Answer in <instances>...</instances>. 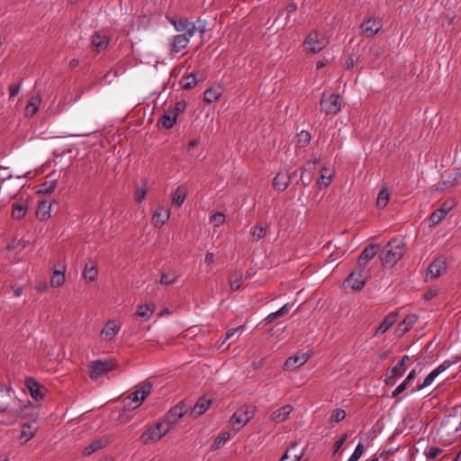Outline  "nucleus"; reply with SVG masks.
<instances>
[{"label":"nucleus","mask_w":461,"mask_h":461,"mask_svg":"<svg viewBox=\"0 0 461 461\" xmlns=\"http://www.w3.org/2000/svg\"><path fill=\"white\" fill-rule=\"evenodd\" d=\"M169 22L176 32H185L187 34V36L180 34L173 38L171 50L176 53L185 50L188 46L190 38L193 37L196 32H199V33L203 35L206 30L205 23L201 20H197L195 23H193L186 18L172 17L169 18Z\"/></svg>","instance_id":"nucleus-1"},{"label":"nucleus","mask_w":461,"mask_h":461,"mask_svg":"<svg viewBox=\"0 0 461 461\" xmlns=\"http://www.w3.org/2000/svg\"><path fill=\"white\" fill-rule=\"evenodd\" d=\"M150 393L151 384L143 383L123 400V411L121 414L122 422L126 423L132 419V415L129 411L139 408Z\"/></svg>","instance_id":"nucleus-2"},{"label":"nucleus","mask_w":461,"mask_h":461,"mask_svg":"<svg viewBox=\"0 0 461 461\" xmlns=\"http://www.w3.org/2000/svg\"><path fill=\"white\" fill-rule=\"evenodd\" d=\"M370 276V268L367 264L357 262L356 268L344 281L343 288L352 292L360 291L365 286Z\"/></svg>","instance_id":"nucleus-3"},{"label":"nucleus","mask_w":461,"mask_h":461,"mask_svg":"<svg viewBox=\"0 0 461 461\" xmlns=\"http://www.w3.org/2000/svg\"><path fill=\"white\" fill-rule=\"evenodd\" d=\"M405 242L402 239H393L388 242L381 254L384 266H394L404 255Z\"/></svg>","instance_id":"nucleus-4"},{"label":"nucleus","mask_w":461,"mask_h":461,"mask_svg":"<svg viewBox=\"0 0 461 461\" xmlns=\"http://www.w3.org/2000/svg\"><path fill=\"white\" fill-rule=\"evenodd\" d=\"M10 402L0 400V413H7L16 419L28 417L27 410L32 406L30 402H23L18 398L12 395Z\"/></svg>","instance_id":"nucleus-5"},{"label":"nucleus","mask_w":461,"mask_h":461,"mask_svg":"<svg viewBox=\"0 0 461 461\" xmlns=\"http://www.w3.org/2000/svg\"><path fill=\"white\" fill-rule=\"evenodd\" d=\"M256 411L257 407L254 405L240 407L230 419V427L236 430L241 429L254 418Z\"/></svg>","instance_id":"nucleus-6"},{"label":"nucleus","mask_w":461,"mask_h":461,"mask_svg":"<svg viewBox=\"0 0 461 461\" xmlns=\"http://www.w3.org/2000/svg\"><path fill=\"white\" fill-rule=\"evenodd\" d=\"M329 44V39L321 32L312 31L303 41L304 50L307 53L315 54L321 51Z\"/></svg>","instance_id":"nucleus-7"},{"label":"nucleus","mask_w":461,"mask_h":461,"mask_svg":"<svg viewBox=\"0 0 461 461\" xmlns=\"http://www.w3.org/2000/svg\"><path fill=\"white\" fill-rule=\"evenodd\" d=\"M170 429V426L167 425L165 421L157 422L146 428L145 431L140 436V440L145 444L158 442L167 435Z\"/></svg>","instance_id":"nucleus-8"},{"label":"nucleus","mask_w":461,"mask_h":461,"mask_svg":"<svg viewBox=\"0 0 461 461\" xmlns=\"http://www.w3.org/2000/svg\"><path fill=\"white\" fill-rule=\"evenodd\" d=\"M122 321L119 319L113 318L107 320L100 331V339L106 343L114 341L122 330Z\"/></svg>","instance_id":"nucleus-9"},{"label":"nucleus","mask_w":461,"mask_h":461,"mask_svg":"<svg viewBox=\"0 0 461 461\" xmlns=\"http://www.w3.org/2000/svg\"><path fill=\"white\" fill-rule=\"evenodd\" d=\"M115 366L116 365L113 359L96 360L88 366V374L92 379H97L113 370Z\"/></svg>","instance_id":"nucleus-10"},{"label":"nucleus","mask_w":461,"mask_h":461,"mask_svg":"<svg viewBox=\"0 0 461 461\" xmlns=\"http://www.w3.org/2000/svg\"><path fill=\"white\" fill-rule=\"evenodd\" d=\"M321 109L326 114H336L340 111L339 96L334 94H323L321 100Z\"/></svg>","instance_id":"nucleus-11"},{"label":"nucleus","mask_w":461,"mask_h":461,"mask_svg":"<svg viewBox=\"0 0 461 461\" xmlns=\"http://www.w3.org/2000/svg\"><path fill=\"white\" fill-rule=\"evenodd\" d=\"M188 407L187 405L180 402L176 405L173 406L165 417V422L167 425H169L170 428L178 423L180 420L184 417V415L187 412Z\"/></svg>","instance_id":"nucleus-12"},{"label":"nucleus","mask_w":461,"mask_h":461,"mask_svg":"<svg viewBox=\"0 0 461 461\" xmlns=\"http://www.w3.org/2000/svg\"><path fill=\"white\" fill-rule=\"evenodd\" d=\"M66 272L67 264L65 262L56 264L50 280V286L53 288L62 286L66 282Z\"/></svg>","instance_id":"nucleus-13"},{"label":"nucleus","mask_w":461,"mask_h":461,"mask_svg":"<svg viewBox=\"0 0 461 461\" xmlns=\"http://www.w3.org/2000/svg\"><path fill=\"white\" fill-rule=\"evenodd\" d=\"M443 433L452 435L453 438L461 436V418L457 416L449 417L440 427Z\"/></svg>","instance_id":"nucleus-14"},{"label":"nucleus","mask_w":461,"mask_h":461,"mask_svg":"<svg viewBox=\"0 0 461 461\" xmlns=\"http://www.w3.org/2000/svg\"><path fill=\"white\" fill-rule=\"evenodd\" d=\"M38 424L36 420H31L28 422H24L21 426V432L18 437V439L21 444H26L32 438H34L38 431Z\"/></svg>","instance_id":"nucleus-15"},{"label":"nucleus","mask_w":461,"mask_h":461,"mask_svg":"<svg viewBox=\"0 0 461 461\" xmlns=\"http://www.w3.org/2000/svg\"><path fill=\"white\" fill-rule=\"evenodd\" d=\"M25 386L33 400L41 401L44 398L47 390L41 386L35 379L27 377L25 379Z\"/></svg>","instance_id":"nucleus-16"},{"label":"nucleus","mask_w":461,"mask_h":461,"mask_svg":"<svg viewBox=\"0 0 461 461\" xmlns=\"http://www.w3.org/2000/svg\"><path fill=\"white\" fill-rule=\"evenodd\" d=\"M310 355L307 352H297L296 354L288 357L284 365V368L285 370H294L296 369L303 365H304L309 359Z\"/></svg>","instance_id":"nucleus-17"},{"label":"nucleus","mask_w":461,"mask_h":461,"mask_svg":"<svg viewBox=\"0 0 461 461\" xmlns=\"http://www.w3.org/2000/svg\"><path fill=\"white\" fill-rule=\"evenodd\" d=\"M447 269V259L443 257L437 258L434 259L428 267L427 275L430 278H438Z\"/></svg>","instance_id":"nucleus-18"},{"label":"nucleus","mask_w":461,"mask_h":461,"mask_svg":"<svg viewBox=\"0 0 461 461\" xmlns=\"http://www.w3.org/2000/svg\"><path fill=\"white\" fill-rule=\"evenodd\" d=\"M382 21L378 18H368L361 25L362 32L366 37H373L382 29Z\"/></svg>","instance_id":"nucleus-19"},{"label":"nucleus","mask_w":461,"mask_h":461,"mask_svg":"<svg viewBox=\"0 0 461 461\" xmlns=\"http://www.w3.org/2000/svg\"><path fill=\"white\" fill-rule=\"evenodd\" d=\"M294 411V407L291 404H286L279 409L274 411L270 416L269 420L275 423H281L289 419L290 414Z\"/></svg>","instance_id":"nucleus-20"},{"label":"nucleus","mask_w":461,"mask_h":461,"mask_svg":"<svg viewBox=\"0 0 461 461\" xmlns=\"http://www.w3.org/2000/svg\"><path fill=\"white\" fill-rule=\"evenodd\" d=\"M170 217V210L163 206L158 208L152 216V223L155 227H162Z\"/></svg>","instance_id":"nucleus-21"},{"label":"nucleus","mask_w":461,"mask_h":461,"mask_svg":"<svg viewBox=\"0 0 461 461\" xmlns=\"http://www.w3.org/2000/svg\"><path fill=\"white\" fill-rule=\"evenodd\" d=\"M334 176V169L332 167H323L321 170L320 177L317 180V185L320 188L328 187Z\"/></svg>","instance_id":"nucleus-22"},{"label":"nucleus","mask_w":461,"mask_h":461,"mask_svg":"<svg viewBox=\"0 0 461 461\" xmlns=\"http://www.w3.org/2000/svg\"><path fill=\"white\" fill-rule=\"evenodd\" d=\"M418 321V317L415 314H410L400 322L396 329V334L400 337L403 336Z\"/></svg>","instance_id":"nucleus-23"},{"label":"nucleus","mask_w":461,"mask_h":461,"mask_svg":"<svg viewBox=\"0 0 461 461\" xmlns=\"http://www.w3.org/2000/svg\"><path fill=\"white\" fill-rule=\"evenodd\" d=\"M223 94V88L220 85H215L205 90L204 102L212 104L217 101Z\"/></svg>","instance_id":"nucleus-24"},{"label":"nucleus","mask_w":461,"mask_h":461,"mask_svg":"<svg viewBox=\"0 0 461 461\" xmlns=\"http://www.w3.org/2000/svg\"><path fill=\"white\" fill-rule=\"evenodd\" d=\"M211 404V399H208L204 396L200 397L192 410V415L194 417L201 416L210 408Z\"/></svg>","instance_id":"nucleus-25"},{"label":"nucleus","mask_w":461,"mask_h":461,"mask_svg":"<svg viewBox=\"0 0 461 461\" xmlns=\"http://www.w3.org/2000/svg\"><path fill=\"white\" fill-rule=\"evenodd\" d=\"M109 440L107 438H100L95 439L91 444L86 447L83 450L84 456H90L93 453L96 452L99 449H102L108 444Z\"/></svg>","instance_id":"nucleus-26"},{"label":"nucleus","mask_w":461,"mask_h":461,"mask_svg":"<svg viewBox=\"0 0 461 461\" xmlns=\"http://www.w3.org/2000/svg\"><path fill=\"white\" fill-rule=\"evenodd\" d=\"M41 104V95H36L32 96L28 104L25 107V110H24L25 116H27V117L33 116L38 112Z\"/></svg>","instance_id":"nucleus-27"},{"label":"nucleus","mask_w":461,"mask_h":461,"mask_svg":"<svg viewBox=\"0 0 461 461\" xmlns=\"http://www.w3.org/2000/svg\"><path fill=\"white\" fill-rule=\"evenodd\" d=\"M52 205L47 201H41L37 208L36 215L41 221L48 220L51 215Z\"/></svg>","instance_id":"nucleus-28"},{"label":"nucleus","mask_w":461,"mask_h":461,"mask_svg":"<svg viewBox=\"0 0 461 461\" xmlns=\"http://www.w3.org/2000/svg\"><path fill=\"white\" fill-rule=\"evenodd\" d=\"M445 370L446 367L443 365H440L438 367H436L426 376L423 383L420 385H419L418 390H421L431 385L435 379Z\"/></svg>","instance_id":"nucleus-29"},{"label":"nucleus","mask_w":461,"mask_h":461,"mask_svg":"<svg viewBox=\"0 0 461 461\" xmlns=\"http://www.w3.org/2000/svg\"><path fill=\"white\" fill-rule=\"evenodd\" d=\"M451 206L441 207L438 210L433 212L429 217V226L433 227L438 224L449 212Z\"/></svg>","instance_id":"nucleus-30"},{"label":"nucleus","mask_w":461,"mask_h":461,"mask_svg":"<svg viewBox=\"0 0 461 461\" xmlns=\"http://www.w3.org/2000/svg\"><path fill=\"white\" fill-rule=\"evenodd\" d=\"M177 120V112H172L168 110L165 112L164 115L160 119V124L165 129H171L176 123Z\"/></svg>","instance_id":"nucleus-31"},{"label":"nucleus","mask_w":461,"mask_h":461,"mask_svg":"<svg viewBox=\"0 0 461 461\" xmlns=\"http://www.w3.org/2000/svg\"><path fill=\"white\" fill-rule=\"evenodd\" d=\"M155 310V305L153 303H143L138 306L136 311V315L144 320L149 319Z\"/></svg>","instance_id":"nucleus-32"},{"label":"nucleus","mask_w":461,"mask_h":461,"mask_svg":"<svg viewBox=\"0 0 461 461\" xmlns=\"http://www.w3.org/2000/svg\"><path fill=\"white\" fill-rule=\"evenodd\" d=\"M28 205L24 203H14L13 204L12 217L14 220H22L27 213Z\"/></svg>","instance_id":"nucleus-33"},{"label":"nucleus","mask_w":461,"mask_h":461,"mask_svg":"<svg viewBox=\"0 0 461 461\" xmlns=\"http://www.w3.org/2000/svg\"><path fill=\"white\" fill-rule=\"evenodd\" d=\"M84 280L87 283L94 282L98 277V269L95 265L88 266L87 264L85 266V268L82 273Z\"/></svg>","instance_id":"nucleus-34"},{"label":"nucleus","mask_w":461,"mask_h":461,"mask_svg":"<svg viewBox=\"0 0 461 461\" xmlns=\"http://www.w3.org/2000/svg\"><path fill=\"white\" fill-rule=\"evenodd\" d=\"M378 246L375 244H371L366 247L359 256L358 261L361 263H366L365 261H368L372 259L377 253Z\"/></svg>","instance_id":"nucleus-35"},{"label":"nucleus","mask_w":461,"mask_h":461,"mask_svg":"<svg viewBox=\"0 0 461 461\" xmlns=\"http://www.w3.org/2000/svg\"><path fill=\"white\" fill-rule=\"evenodd\" d=\"M396 321V315L394 313H390L384 317V321L378 326L376 330V333H384L387 331Z\"/></svg>","instance_id":"nucleus-36"},{"label":"nucleus","mask_w":461,"mask_h":461,"mask_svg":"<svg viewBox=\"0 0 461 461\" xmlns=\"http://www.w3.org/2000/svg\"><path fill=\"white\" fill-rule=\"evenodd\" d=\"M186 197V190L183 186H177L176 189L172 194V201L173 203L180 206L183 204Z\"/></svg>","instance_id":"nucleus-37"},{"label":"nucleus","mask_w":461,"mask_h":461,"mask_svg":"<svg viewBox=\"0 0 461 461\" xmlns=\"http://www.w3.org/2000/svg\"><path fill=\"white\" fill-rule=\"evenodd\" d=\"M109 39L105 34L96 33L94 35L92 43L98 50H104L107 47Z\"/></svg>","instance_id":"nucleus-38"},{"label":"nucleus","mask_w":461,"mask_h":461,"mask_svg":"<svg viewBox=\"0 0 461 461\" xmlns=\"http://www.w3.org/2000/svg\"><path fill=\"white\" fill-rule=\"evenodd\" d=\"M289 185V176L287 174L278 173L274 178V186L277 190H285Z\"/></svg>","instance_id":"nucleus-39"},{"label":"nucleus","mask_w":461,"mask_h":461,"mask_svg":"<svg viewBox=\"0 0 461 461\" xmlns=\"http://www.w3.org/2000/svg\"><path fill=\"white\" fill-rule=\"evenodd\" d=\"M296 444H294L281 457L280 461H300L303 453H294Z\"/></svg>","instance_id":"nucleus-40"},{"label":"nucleus","mask_w":461,"mask_h":461,"mask_svg":"<svg viewBox=\"0 0 461 461\" xmlns=\"http://www.w3.org/2000/svg\"><path fill=\"white\" fill-rule=\"evenodd\" d=\"M267 225L257 224L251 230V237L254 241H258L263 239L267 233Z\"/></svg>","instance_id":"nucleus-41"},{"label":"nucleus","mask_w":461,"mask_h":461,"mask_svg":"<svg viewBox=\"0 0 461 461\" xmlns=\"http://www.w3.org/2000/svg\"><path fill=\"white\" fill-rule=\"evenodd\" d=\"M197 84L196 77L194 74H189L183 77L180 85L184 89H191Z\"/></svg>","instance_id":"nucleus-42"},{"label":"nucleus","mask_w":461,"mask_h":461,"mask_svg":"<svg viewBox=\"0 0 461 461\" xmlns=\"http://www.w3.org/2000/svg\"><path fill=\"white\" fill-rule=\"evenodd\" d=\"M243 281L242 275L240 273H233L229 278L230 287L232 291L238 290Z\"/></svg>","instance_id":"nucleus-43"},{"label":"nucleus","mask_w":461,"mask_h":461,"mask_svg":"<svg viewBox=\"0 0 461 461\" xmlns=\"http://www.w3.org/2000/svg\"><path fill=\"white\" fill-rule=\"evenodd\" d=\"M226 216L223 212H217L210 216V222L214 226V228H218L225 223Z\"/></svg>","instance_id":"nucleus-44"},{"label":"nucleus","mask_w":461,"mask_h":461,"mask_svg":"<svg viewBox=\"0 0 461 461\" xmlns=\"http://www.w3.org/2000/svg\"><path fill=\"white\" fill-rule=\"evenodd\" d=\"M389 199H390V194H389L388 190H386V189L381 190L378 194L377 200H376L377 206L379 208H384L387 205Z\"/></svg>","instance_id":"nucleus-45"},{"label":"nucleus","mask_w":461,"mask_h":461,"mask_svg":"<svg viewBox=\"0 0 461 461\" xmlns=\"http://www.w3.org/2000/svg\"><path fill=\"white\" fill-rule=\"evenodd\" d=\"M311 141V134L306 131H302L297 134L296 144L299 147H304Z\"/></svg>","instance_id":"nucleus-46"},{"label":"nucleus","mask_w":461,"mask_h":461,"mask_svg":"<svg viewBox=\"0 0 461 461\" xmlns=\"http://www.w3.org/2000/svg\"><path fill=\"white\" fill-rule=\"evenodd\" d=\"M346 418V411L343 409H335L330 416V423H339Z\"/></svg>","instance_id":"nucleus-47"},{"label":"nucleus","mask_w":461,"mask_h":461,"mask_svg":"<svg viewBox=\"0 0 461 461\" xmlns=\"http://www.w3.org/2000/svg\"><path fill=\"white\" fill-rule=\"evenodd\" d=\"M178 276L175 272L165 273L161 276L160 284L161 285H171L176 282Z\"/></svg>","instance_id":"nucleus-48"},{"label":"nucleus","mask_w":461,"mask_h":461,"mask_svg":"<svg viewBox=\"0 0 461 461\" xmlns=\"http://www.w3.org/2000/svg\"><path fill=\"white\" fill-rule=\"evenodd\" d=\"M230 433L229 432H222L214 440L212 444V448L217 449L221 447L224 443H226L230 439Z\"/></svg>","instance_id":"nucleus-49"},{"label":"nucleus","mask_w":461,"mask_h":461,"mask_svg":"<svg viewBox=\"0 0 461 461\" xmlns=\"http://www.w3.org/2000/svg\"><path fill=\"white\" fill-rule=\"evenodd\" d=\"M55 187H56L55 181L46 182L40 186L38 192L41 194H49V193L53 192Z\"/></svg>","instance_id":"nucleus-50"},{"label":"nucleus","mask_w":461,"mask_h":461,"mask_svg":"<svg viewBox=\"0 0 461 461\" xmlns=\"http://www.w3.org/2000/svg\"><path fill=\"white\" fill-rule=\"evenodd\" d=\"M364 454V447L361 443H358L356 447L353 454L348 459V461H357Z\"/></svg>","instance_id":"nucleus-51"},{"label":"nucleus","mask_w":461,"mask_h":461,"mask_svg":"<svg viewBox=\"0 0 461 461\" xmlns=\"http://www.w3.org/2000/svg\"><path fill=\"white\" fill-rule=\"evenodd\" d=\"M441 453H442V448L437 447H429L427 451H425L424 455H425L426 458L431 459V458H435Z\"/></svg>","instance_id":"nucleus-52"},{"label":"nucleus","mask_w":461,"mask_h":461,"mask_svg":"<svg viewBox=\"0 0 461 461\" xmlns=\"http://www.w3.org/2000/svg\"><path fill=\"white\" fill-rule=\"evenodd\" d=\"M402 366H399V363L395 365L391 370H390V375L386 379V383H389L388 380L393 378V376H401L403 373Z\"/></svg>","instance_id":"nucleus-53"},{"label":"nucleus","mask_w":461,"mask_h":461,"mask_svg":"<svg viewBox=\"0 0 461 461\" xmlns=\"http://www.w3.org/2000/svg\"><path fill=\"white\" fill-rule=\"evenodd\" d=\"M347 438H348L347 433H344L340 436V438L334 444V453H337L340 449V447L346 442Z\"/></svg>","instance_id":"nucleus-54"},{"label":"nucleus","mask_w":461,"mask_h":461,"mask_svg":"<svg viewBox=\"0 0 461 461\" xmlns=\"http://www.w3.org/2000/svg\"><path fill=\"white\" fill-rule=\"evenodd\" d=\"M146 197V190L139 187L135 192V199L137 202H142Z\"/></svg>","instance_id":"nucleus-55"},{"label":"nucleus","mask_w":461,"mask_h":461,"mask_svg":"<svg viewBox=\"0 0 461 461\" xmlns=\"http://www.w3.org/2000/svg\"><path fill=\"white\" fill-rule=\"evenodd\" d=\"M3 392H5V393L8 397L14 395V392L10 385H6V384L0 383V393Z\"/></svg>","instance_id":"nucleus-56"},{"label":"nucleus","mask_w":461,"mask_h":461,"mask_svg":"<svg viewBox=\"0 0 461 461\" xmlns=\"http://www.w3.org/2000/svg\"><path fill=\"white\" fill-rule=\"evenodd\" d=\"M243 330V327L242 326H240L238 328H233V329H230V330H228V332L226 333V338H225V340H228L230 339V338H232L238 331H242Z\"/></svg>","instance_id":"nucleus-57"},{"label":"nucleus","mask_w":461,"mask_h":461,"mask_svg":"<svg viewBox=\"0 0 461 461\" xmlns=\"http://www.w3.org/2000/svg\"><path fill=\"white\" fill-rule=\"evenodd\" d=\"M186 104L185 101H179L176 104V106L174 109H172V112H177V115L183 112L185 109Z\"/></svg>","instance_id":"nucleus-58"},{"label":"nucleus","mask_w":461,"mask_h":461,"mask_svg":"<svg viewBox=\"0 0 461 461\" xmlns=\"http://www.w3.org/2000/svg\"><path fill=\"white\" fill-rule=\"evenodd\" d=\"M407 386L408 385L402 382L395 388V390L393 393V395L397 396L398 394L402 393L407 388Z\"/></svg>","instance_id":"nucleus-59"},{"label":"nucleus","mask_w":461,"mask_h":461,"mask_svg":"<svg viewBox=\"0 0 461 461\" xmlns=\"http://www.w3.org/2000/svg\"><path fill=\"white\" fill-rule=\"evenodd\" d=\"M415 376H416V371L415 370H411L409 373L408 376L403 381V383L406 384L407 385H409V384L415 378Z\"/></svg>","instance_id":"nucleus-60"},{"label":"nucleus","mask_w":461,"mask_h":461,"mask_svg":"<svg viewBox=\"0 0 461 461\" xmlns=\"http://www.w3.org/2000/svg\"><path fill=\"white\" fill-rule=\"evenodd\" d=\"M11 97H14L20 91L19 86H11L9 88Z\"/></svg>","instance_id":"nucleus-61"},{"label":"nucleus","mask_w":461,"mask_h":461,"mask_svg":"<svg viewBox=\"0 0 461 461\" xmlns=\"http://www.w3.org/2000/svg\"><path fill=\"white\" fill-rule=\"evenodd\" d=\"M199 143H200V139H194V140H190L188 143V146H187V150L191 151V149H194V147H196Z\"/></svg>","instance_id":"nucleus-62"},{"label":"nucleus","mask_w":461,"mask_h":461,"mask_svg":"<svg viewBox=\"0 0 461 461\" xmlns=\"http://www.w3.org/2000/svg\"><path fill=\"white\" fill-rule=\"evenodd\" d=\"M321 160V157L320 156H312L311 159H309L307 165L308 166H314L315 164H317L318 162H320Z\"/></svg>","instance_id":"nucleus-63"},{"label":"nucleus","mask_w":461,"mask_h":461,"mask_svg":"<svg viewBox=\"0 0 461 461\" xmlns=\"http://www.w3.org/2000/svg\"><path fill=\"white\" fill-rule=\"evenodd\" d=\"M213 259H214V254H213V253H212V252H207V253L205 254L204 261H205L206 263H212V262L213 261Z\"/></svg>","instance_id":"nucleus-64"}]
</instances>
